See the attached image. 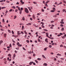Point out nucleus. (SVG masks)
I'll return each mask as SVG.
<instances>
[{
  "label": "nucleus",
  "mask_w": 66,
  "mask_h": 66,
  "mask_svg": "<svg viewBox=\"0 0 66 66\" xmlns=\"http://www.w3.org/2000/svg\"><path fill=\"white\" fill-rule=\"evenodd\" d=\"M18 9L19 10V11H20V8L19 7H18Z\"/></svg>",
  "instance_id": "nucleus-57"
},
{
  "label": "nucleus",
  "mask_w": 66,
  "mask_h": 66,
  "mask_svg": "<svg viewBox=\"0 0 66 66\" xmlns=\"http://www.w3.org/2000/svg\"><path fill=\"white\" fill-rule=\"evenodd\" d=\"M28 53H29V54H31L32 53V52L31 51H30V52L28 51Z\"/></svg>",
  "instance_id": "nucleus-8"
},
{
  "label": "nucleus",
  "mask_w": 66,
  "mask_h": 66,
  "mask_svg": "<svg viewBox=\"0 0 66 66\" xmlns=\"http://www.w3.org/2000/svg\"><path fill=\"white\" fill-rule=\"evenodd\" d=\"M41 24H42V25H44V23L43 22H41Z\"/></svg>",
  "instance_id": "nucleus-33"
},
{
  "label": "nucleus",
  "mask_w": 66,
  "mask_h": 66,
  "mask_svg": "<svg viewBox=\"0 0 66 66\" xmlns=\"http://www.w3.org/2000/svg\"><path fill=\"white\" fill-rule=\"evenodd\" d=\"M12 9H10L9 11V12H11L12 11Z\"/></svg>",
  "instance_id": "nucleus-43"
},
{
  "label": "nucleus",
  "mask_w": 66,
  "mask_h": 66,
  "mask_svg": "<svg viewBox=\"0 0 66 66\" xmlns=\"http://www.w3.org/2000/svg\"><path fill=\"white\" fill-rule=\"evenodd\" d=\"M21 34H24V33H23V31H21Z\"/></svg>",
  "instance_id": "nucleus-40"
},
{
  "label": "nucleus",
  "mask_w": 66,
  "mask_h": 66,
  "mask_svg": "<svg viewBox=\"0 0 66 66\" xmlns=\"http://www.w3.org/2000/svg\"><path fill=\"white\" fill-rule=\"evenodd\" d=\"M25 12L26 13H29V10H28L27 8H25Z\"/></svg>",
  "instance_id": "nucleus-1"
},
{
  "label": "nucleus",
  "mask_w": 66,
  "mask_h": 66,
  "mask_svg": "<svg viewBox=\"0 0 66 66\" xmlns=\"http://www.w3.org/2000/svg\"><path fill=\"white\" fill-rule=\"evenodd\" d=\"M32 17L34 19H35V15L33 14L32 15Z\"/></svg>",
  "instance_id": "nucleus-3"
},
{
  "label": "nucleus",
  "mask_w": 66,
  "mask_h": 66,
  "mask_svg": "<svg viewBox=\"0 0 66 66\" xmlns=\"http://www.w3.org/2000/svg\"><path fill=\"white\" fill-rule=\"evenodd\" d=\"M1 31H4V30H3V29H1Z\"/></svg>",
  "instance_id": "nucleus-59"
},
{
  "label": "nucleus",
  "mask_w": 66,
  "mask_h": 66,
  "mask_svg": "<svg viewBox=\"0 0 66 66\" xmlns=\"http://www.w3.org/2000/svg\"><path fill=\"white\" fill-rule=\"evenodd\" d=\"M20 2L22 3V4H23L24 3L22 1H20Z\"/></svg>",
  "instance_id": "nucleus-6"
},
{
  "label": "nucleus",
  "mask_w": 66,
  "mask_h": 66,
  "mask_svg": "<svg viewBox=\"0 0 66 66\" xmlns=\"http://www.w3.org/2000/svg\"><path fill=\"white\" fill-rule=\"evenodd\" d=\"M47 40H48V39L46 38V39L45 41V42H47Z\"/></svg>",
  "instance_id": "nucleus-50"
},
{
  "label": "nucleus",
  "mask_w": 66,
  "mask_h": 66,
  "mask_svg": "<svg viewBox=\"0 0 66 66\" xmlns=\"http://www.w3.org/2000/svg\"><path fill=\"white\" fill-rule=\"evenodd\" d=\"M19 4V3H18V2H17V3H16V4Z\"/></svg>",
  "instance_id": "nucleus-64"
},
{
  "label": "nucleus",
  "mask_w": 66,
  "mask_h": 66,
  "mask_svg": "<svg viewBox=\"0 0 66 66\" xmlns=\"http://www.w3.org/2000/svg\"><path fill=\"white\" fill-rule=\"evenodd\" d=\"M57 55H58L59 56H61V54H57Z\"/></svg>",
  "instance_id": "nucleus-20"
},
{
  "label": "nucleus",
  "mask_w": 66,
  "mask_h": 66,
  "mask_svg": "<svg viewBox=\"0 0 66 66\" xmlns=\"http://www.w3.org/2000/svg\"><path fill=\"white\" fill-rule=\"evenodd\" d=\"M4 37H6V34H5L4 35Z\"/></svg>",
  "instance_id": "nucleus-7"
},
{
  "label": "nucleus",
  "mask_w": 66,
  "mask_h": 66,
  "mask_svg": "<svg viewBox=\"0 0 66 66\" xmlns=\"http://www.w3.org/2000/svg\"><path fill=\"white\" fill-rule=\"evenodd\" d=\"M12 33L13 34H14V31H13V30H12Z\"/></svg>",
  "instance_id": "nucleus-34"
},
{
  "label": "nucleus",
  "mask_w": 66,
  "mask_h": 66,
  "mask_svg": "<svg viewBox=\"0 0 66 66\" xmlns=\"http://www.w3.org/2000/svg\"><path fill=\"white\" fill-rule=\"evenodd\" d=\"M8 56H11V54H9L8 55Z\"/></svg>",
  "instance_id": "nucleus-47"
},
{
  "label": "nucleus",
  "mask_w": 66,
  "mask_h": 66,
  "mask_svg": "<svg viewBox=\"0 0 66 66\" xmlns=\"http://www.w3.org/2000/svg\"><path fill=\"white\" fill-rule=\"evenodd\" d=\"M57 36H61V35H60V34L58 35H57Z\"/></svg>",
  "instance_id": "nucleus-63"
},
{
  "label": "nucleus",
  "mask_w": 66,
  "mask_h": 66,
  "mask_svg": "<svg viewBox=\"0 0 66 66\" xmlns=\"http://www.w3.org/2000/svg\"><path fill=\"white\" fill-rule=\"evenodd\" d=\"M33 3L35 4H37V3L35 2H33Z\"/></svg>",
  "instance_id": "nucleus-25"
},
{
  "label": "nucleus",
  "mask_w": 66,
  "mask_h": 66,
  "mask_svg": "<svg viewBox=\"0 0 66 66\" xmlns=\"http://www.w3.org/2000/svg\"><path fill=\"white\" fill-rule=\"evenodd\" d=\"M39 61H40L41 60V59L40 58H38L37 59Z\"/></svg>",
  "instance_id": "nucleus-22"
},
{
  "label": "nucleus",
  "mask_w": 66,
  "mask_h": 66,
  "mask_svg": "<svg viewBox=\"0 0 66 66\" xmlns=\"http://www.w3.org/2000/svg\"><path fill=\"white\" fill-rule=\"evenodd\" d=\"M12 7L13 8V9H16V7L14 6H13Z\"/></svg>",
  "instance_id": "nucleus-23"
},
{
  "label": "nucleus",
  "mask_w": 66,
  "mask_h": 66,
  "mask_svg": "<svg viewBox=\"0 0 66 66\" xmlns=\"http://www.w3.org/2000/svg\"><path fill=\"white\" fill-rule=\"evenodd\" d=\"M3 43V41L2 40L0 41V44H1Z\"/></svg>",
  "instance_id": "nucleus-32"
},
{
  "label": "nucleus",
  "mask_w": 66,
  "mask_h": 66,
  "mask_svg": "<svg viewBox=\"0 0 66 66\" xmlns=\"http://www.w3.org/2000/svg\"><path fill=\"white\" fill-rule=\"evenodd\" d=\"M3 2V0H2L0 1V2Z\"/></svg>",
  "instance_id": "nucleus-55"
},
{
  "label": "nucleus",
  "mask_w": 66,
  "mask_h": 66,
  "mask_svg": "<svg viewBox=\"0 0 66 66\" xmlns=\"http://www.w3.org/2000/svg\"><path fill=\"white\" fill-rule=\"evenodd\" d=\"M24 32V33H25V34H28V32H27L26 31H25Z\"/></svg>",
  "instance_id": "nucleus-24"
},
{
  "label": "nucleus",
  "mask_w": 66,
  "mask_h": 66,
  "mask_svg": "<svg viewBox=\"0 0 66 66\" xmlns=\"http://www.w3.org/2000/svg\"><path fill=\"white\" fill-rule=\"evenodd\" d=\"M33 62H30L29 63V65H32V64H33Z\"/></svg>",
  "instance_id": "nucleus-2"
},
{
  "label": "nucleus",
  "mask_w": 66,
  "mask_h": 66,
  "mask_svg": "<svg viewBox=\"0 0 66 66\" xmlns=\"http://www.w3.org/2000/svg\"><path fill=\"white\" fill-rule=\"evenodd\" d=\"M42 28H45V26H44L43 25H42Z\"/></svg>",
  "instance_id": "nucleus-45"
},
{
  "label": "nucleus",
  "mask_w": 66,
  "mask_h": 66,
  "mask_svg": "<svg viewBox=\"0 0 66 66\" xmlns=\"http://www.w3.org/2000/svg\"><path fill=\"white\" fill-rule=\"evenodd\" d=\"M15 12H17V11H18V10L16 9V10L15 11Z\"/></svg>",
  "instance_id": "nucleus-52"
},
{
  "label": "nucleus",
  "mask_w": 66,
  "mask_h": 66,
  "mask_svg": "<svg viewBox=\"0 0 66 66\" xmlns=\"http://www.w3.org/2000/svg\"><path fill=\"white\" fill-rule=\"evenodd\" d=\"M43 30L44 31H48V30H46V29H43Z\"/></svg>",
  "instance_id": "nucleus-36"
},
{
  "label": "nucleus",
  "mask_w": 66,
  "mask_h": 66,
  "mask_svg": "<svg viewBox=\"0 0 66 66\" xmlns=\"http://www.w3.org/2000/svg\"><path fill=\"white\" fill-rule=\"evenodd\" d=\"M22 30H23V29H24V26H22Z\"/></svg>",
  "instance_id": "nucleus-21"
},
{
  "label": "nucleus",
  "mask_w": 66,
  "mask_h": 66,
  "mask_svg": "<svg viewBox=\"0 0 66 66\" xmlns=\"http://www.w3.org/2000/svg\"><path fill=\"white\" fill-rule=\"evenodd\" d=\"M60 23L61 24H64V22L63 21H61Z\"/></svg>",
  "instance_id": "nucleus-5"
},
{
  "label": "nucleus",
  "mask_w": 66,
  "mask_h": 66,
  "mask_svg": "<svg viewBox=\"0 0 66 66\" xmlns=\"http://www.w3.org/2000/svg\"><path fill=\"white\" fill-rule=\"evenodd\" d=\"M22 48L23 49V50H26L24 48V47H22Z\"/></svg>",
  "instance_id": "nucleus-46"
},
{
  "label": "nucleus",
  "mask_w": 66,
  "mask_h": 66,
  "mask_svg": "<svg viewBox=\"0 0 66 66\" xmlns=\"http://www.w3.org/2000/svg\"><path fill=\"white\" fill-rule=\"evenodd\" d=\"M2 21L3 22H5V21H4V19H3Z\"/></svg>",
  "instance_id": "nucleus-28"
},
{
  "label": "nucleus",
  "mask_w": 66,
  "mask_h": 66,
  "mask_svg": "<svg viewBox=\"0 0 66 66\" xmlns=\"http://www.w3.org/2000/svg\"><path fill=\"white\" fill-rule=\"evenodd\" d=\"M50 39H53L54 38L53 37H49Z\"/></svg>",
  "instance_id": "nucleus-13"
},
{
  "label": "nucleus",
  "mask_w": 66,
  "mask_h": 66,
  "mask_svg": "<svg viewBox=\"0 0 66 66\" xmlns=\"http://www.w3.org/2000/svg\"><path fill=\"white\" fill-rule=\"evenodd\" d=\"M54 21H52L51 22L52 23H53V22H54Z\"/></svg>",
  "instance_id": "nucleus-61"
},
{
  "label": "nucleus",
  "mask_w": 66,
  "mask_h": 66,
  "mask_svg": "<svg viewBox=\"0 0 66 66\" xmlns=\"http://www.w3.org/2000/svg\"><path fill=\"white\" fill-rule=\"evenodd\" d=\"M8 31L9 33H11V31L10 30H8Z\"/></svg>",
  "instance_id": "nucleus-26"
},
{
  "label": "nucleus",
  "mask_w": 66,
  "mask_h": 66,
  "mask_svg": "<svg viewBox=\"0 0 66 66\" xmlns=\"http://www.w3.org/2000/svg\"><path fill=\"white\" fill-rule=\"evenodd\" d=\"M23 24H24L22 23H21L20 24V26H21L22 25H23Z\"/></svg>",
  "instance_id": "nucleus-38"
},
{
  "label": "nucleus",
  "mask_w": 66,
  "mask_h": 66,
  "mask_svg": "<svg viewBox=\"0 0 66 66\" xmlns=\"http://www.w3.org/2000/svg\"><path fill=\"white\" fill-rule=\"evenodd\" d=\"M60 47H63V46L62 45H61L60 46Z\"/></svg>",
  "instance_id": "nucleus-42"
},
{
  "label": "nucleus",
  "mask_w": 66,
  "mask_h": 66,
  "mask_svg": "<svg viewBox=\"0 0 66 66\" xmlns=\"http://www.w3.org/2000/svg\"><path fill=\"white\" fill-rule=\"evenodd\" d=\"M51 12H55V10H52L51 11Z\"/></svg>",
  "instance_id": "nucleus-14"
},
{
  "label": "nucleus",
  "mask_w": 66,
  "mask_h": 66,
  "mask_svg": "<svg viewBox=\"0 0 66 66\" xmlns=\"http://www.w3.org/2000/svg\"><path fill=\"white\" fill-rule=\"evenodd\" d=\"M60 26L61 27H64V26L63 24H61L60 25Z\"/></svg>",
  "instance_id": "nucleus-39"
},
{
  "label": "nucleus",
  "mask_w": 66,
  "mask_h": 66,
  "mask_svg": "<svg viewBox=\"0 0 66 66\" xmlns=\"http://www.w3.org/2000/svg\"><path fill=\"white\" fill-rule=\"evenodd\" d=\"M53 10L54 11H55V8L54 7H53Z\"/></svg>",
  "instance_id": "nucleus-37"
},
{
  "label": "nucleus",
  "mask_w": 66,
  "mask_h": 66,
  "mask_svg": "<svg viewBox=\"0 0 66 66\" xmlns=\"http://www.w3.org/2000/svg\"><path fill=\"white\" fill-rule=\"evenodd\" d=\"M45 5L46 6H47V7H48V6L47 4H45Z\"/></svg>",
  "instance_id": "nucleus-31"
},
{
  "label": "nucleus",
  "mask_w": 66,
  "mask_h": 66,
  "mask_svg": "<svg viewBox=\"0 0 66 66\" xmlns=\"http://www.w3.org/2000/svg\"><path fill=\"white\" fill-rule=\"evenodd\" d=\"M47 48L46 47L44 49V50L45 51H46V50H47Z\"/></svg>",
  "instance_id": "nucleus-17"
},
{
  "label": "nucleus",
  "mask_w": 66,
  "mask_h": 66,
  "mask_svg": "<svg viewBox=\"0 0 66 66\" xmlns=\"http://www.w3.org/2000/svg\"><path fill=\"white\" fill-rule=\"evenodd\" d=\"M35 62H36L37 63H38V62H37V60H35Z\"/></svg>",
  "instance_id": "nucleus-49"
},
{
  "label": "nucleus",
  "mask_w": 66,
  "mask_h": 66,
  "mask_svg": "<svg viewBox=\"0 0 66 66\" xmlns=\"http://www.w3.org/2000/svg\"><path fill=\"white\" fill-rule=\"evenodd\" d=\"M18 47H21L22 45L21 44H19L18 45Z\"/></svg>",
  "instance_id": "nucleus-12"
},
{
  "label": "nucleus",
  "mask_w": 66,
  "mask_h": 66,
  "mask_svg": "<svg viewBox=\"0 0 66 66\" xmlns=\"http://www.w3.org/2000/svg\"><path fill=\"white\" fill-rule=\"evenodd\" d=\"M12 36H13V37H15V38H16V37H17V36H16L14 35H12Z\"/></svg>",
  "instance_id": "nucleus-10"
},
{
  "label": "nucleus",
  "mask_w": 66,
  "mask_h": 66,
  "mask_svg": "<svg viewBox=\"0 0 66 66\" xmlns=\"http://www.w3.org/2000/svg\"><path fill=\"white\" fill-rule=\"evenodd\" d=\"M6 2H7V3H10V1H7V0L6 1Z\"/></svg>",
  "instance_id": "nucleus-51"
},
{
  "label": "nucleus",
  "mask_w": 66,
  "mask_h": 66,
  "mask_svg": "<svg viewBox=\"0 0 66 66\" xmlns=\"http://www.w3.org/2000/svg\"><path fill=\"white\" fill-rule=\"evenodd\" d=\"M22 19L23 20V21H24V20H25V18H24V17H23H23Z\"/></svg>",
  "instance_id": "nucleus-9"
},
{
  "label": "nucleus",
  "mask_w": 66,
  "mask_h": 66,
  "mask_svg": "<svg viewBox=\"0 0 66 66\" xmlns=\"http://www.w3.org/2000/svg\"><path fill=\"white\" fill-rule=\"evenodd\" d=\"M44 65H45V66H47V63H44L43 64Z\"/></svg>",
  "instance_id": "nucleus-11"
},
{
  "label": "nucleus",
  "mask_w": 66,
  "mask_h": 66,
  "mask_svg": "<svg viewBox=\"0 0 66 66\" xmlns=\"http://www.w3.org/2000/svg\"><path fill=\"white\" fill-rule=\"evenodd\" d=\"M41 10H42V12H44V11H44V9H42Z\"/></svg>",
  "instance_id": "nucleus-29"
},
{
  "label": "nucleus",
  "mask_w": 66,
  "mask_h": 66,
  "mask_svg": "<svg viewBox=\"0 0 66 66\" xmlns=\"http://www.w3.org/2000/svg\"><path fill=\"white\" fill-rule=\"evenodd\" d=\"M42 57H44V58H45V56H44V55H42Z\"/></svg>",
  "instance_id": "nucleus-41"
},
{
  "label": "nucleus",
  "mask_w": 66,
  "mask_h": 66,
  "mask_svg": "<svg viewBox=\"0 0 66 66\" xmlns=\"http://www.w3.org/2000/svg\"><path fill=\"white\" fill-rule=\"evenodd\" d=\"M26 42L28 43H29V41L28 40H26Z\"/></svg>",
  "instance_id": "nucleus-27"
},
{
  "label": "nucleus",
  "mask_w": 66,
  "mask_h": 66,
  "mask_svg": "<svg viewBox=\"0 0 66 66\" xmlns=\"http://www.w3.org/2000/svg\"><path fill=\"white\" fill-rule=\"evenodd\" d=\"M21 13H22V11L20 10L19 12L20 14H21Z\"/></svg>",
  "instance_id": "nucleus-15"
},
{
  "label": "nucleus",
  "mask_w": 66,
  "mask_h": 66,
  "mask_svg": "<svg viewBox=\"0 0 66 66\" xmlns=\"http://www.w3.org/2000/svg\"><path fill=\"white\" fill-rule=\"evenodd\" d=\"M38 42H39L40 41V39L38 38Z\"/></svg>",
  "instance_id": "nucleus-44"
},
{
  "label": "nucleus",
  "mask_w": 66,
  "mask_h": 66,
  "mask_svg": "<svg viewBox=\"0 0 66 66\" xmlns=\"http://www.w3.org/2000/svg\"><path fill=\"white\" fill-rule=\"evenodd\" d=\"M45 1H43V3H44V4H45Z\"/></svg>",
  "instance_id": "nucleus-54"
},
{
  "label": "nucleus",
  "mask_w": 66,
  "mask_h": 66,
  "mask_svg": "<svg viewBox=\"0 0 66 66\" xmlns=\"http://www.w3.org/2000/svg\"><path fill=\"white\" fill-rule=\"evenodd\" d=\"M61 59L62 60H64V59L63 58H61Z\"/></svg>",
  "instance_id": "nucleus-58"
},
{
  "label": "nucleus",
  "mask_w": 66,
  "mask_h": 66,
  "mask_svg": "<svg viewBox=\"0 0 66 66\" xmlns=\"http://www.w3.org/2000/svg\"><path fill=\"white\" fill-rule=\"evenodd\" d=\"M64 30V27H62L61 29V31H63Z\"/></svg>",
  "instance_id": "nucleus-19"
},
{
  "label": "nucleus",
  "mask_w": 66,
  "mask_h": 66,
  "mask_svg": "<svg viewBox=\"0 0 66 66\" xmlns=\"http://www.w3.org/2000/svg\"><path fill=\"white\" fill-rule=\"evenodd\" d=\"M9 46L10 47H12V45H11V44H10Z\"/></svg>",
  "instance_id": "nucleus-56"
},
{
  "label": "nucleus",
  "mask_w": 66,
  "mask_h": 66,
  "mask_svg": "<svg viewBox=\"0 0 66 66\" xmlns=\"http://www.w3.org/2000/svg\"><path fill=\"white\" fill-rule=\"evenodd\" d=\"M15 49H16V50H19V48H18H18H16Z\"/></svg>",
  "instance_id": "nucleus-53"
},
{
  "label": "nucleus",
  "mask_w": 66,
  "mask_h": 66,
  "mask_svg": "<svg viewBox=\"0 0 66 66\" xmlns=\"http://www.w3.org/2000/svg\"><path fill=\"white\" fill-rule=\"evenodd\" d=\"M63 2H64V3H65V4H66V2L65 1H63Z\"/></svg>",
  "instance_id": "nucleus-48"
},
{
  "label": "nucleus",
  "mask_w": 66,
  "mask_h": 66,
  "mask_svg": "<svg viewBox=\"0 0 66 66\" xmlns=\"http://www.w3.org/2000/svg\"><path fill=\"white\" fill-rule=\"evenodd\" d=\"M22 10H23V8L21 7V10H20V11H22Z\"/></svg>",
  "instance_id": "nucleus-35"
},
{
  "label": "nucleus",
  "mask_w": 66,
  "mask_h": 66,
  "mask_svg": "<svg viewBox=\"0 0 66 66\" xmlns=\"http://www.w3.org/2000/svg\"><path fill=\"white\" fill-rule=\"evenodd\" d=\"M17 34H18V35H20V34H21V33H18Z\"/></svg>",
  "instance_id": "nucleus-60"
},
{
  "label": "nucleus",
  "mask_w": 66,
  "mask_h": 66,
  "mask_svg": "<svg viewBox=\"0 0 66 66\" xmlns=\"http://www.w3.org/2000/svg\"><path fill=\"white\" fill-rule=\"evenodd\" d=\"M48 47H49V48H51V47H52V46L50 45Z\"/></svg>",
  "instance_id": "nucleus-16"
},
{
  "label": "nucleus",
  "mask_w": 66,
  "mask_h": 66,
  "mask_svg": "<svg viewBox=\"0 0 66 66\" xmlns=\"http://www.w3.org/2000/svg\"><path fill=\"white\" fill-rule=\"evenodd\" d=\"M13 55H14V57H15V56H16V55H15V54H14Z\"/></svg>",
  "instance_id": "nucleus-62"
},
{
  "label": "nucleus",
  "mask_w": 66,
  "mask_h": 66,
  "mask_svg": "<svg viewBox=\"0 0 66 66\" xmlns=\"http://www.w3.org/2000/svg\"><path fill=\"white\" fill-rule=\"evenodd\" d=\"M46 36L48 38H49V37H50L49 36H48V35H46Z\"/></svg>",
  "instance_id": "nucleus-30"
},
{
  "label": "nucleus",
  "mask_w": 66,
  "mask_h": 66,
  "mask_svg": "<svg viewBox=\"0 0 66 66\" xmlns=\"http://www.w3.org/2000/svg\"><path fill=\"white\" fill-rule=\"evenodd\" d=\"M26 25L27 26H30V25H31V23H29L28 24H26Z\"/></svg>",
  "instance_id": "nucleus-4"
},
{
  "label": "nucleus",
  "mask_w": 66,
  "mask_h": 66,
  "mask_svg": "<svg viewBox=\"0 0 66 66\" xmlns=\"http://www.w3.org/2000/svg\"><path fill=\"white\" fill-rule=\"evenodd\" d=\"M16 18H17V16H16V15H15L14 16V19H16Z\"/></svg>",
  "instance_id": "nucleus-18"
}]
</instances>
